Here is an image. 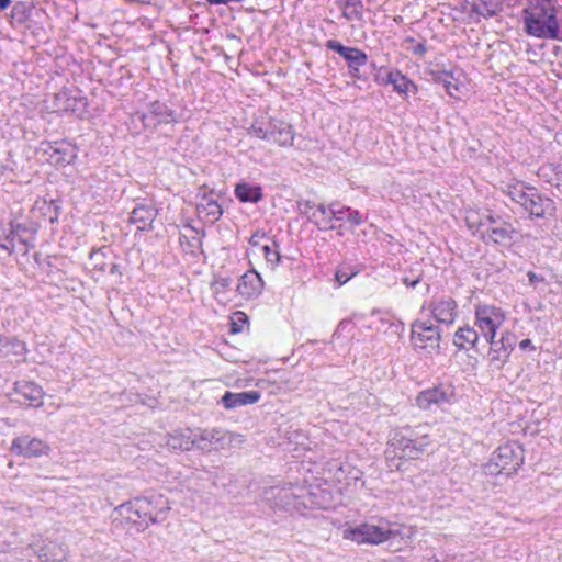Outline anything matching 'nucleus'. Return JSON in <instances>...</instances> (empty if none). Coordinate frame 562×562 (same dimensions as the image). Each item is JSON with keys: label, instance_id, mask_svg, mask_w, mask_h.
<instances>
[{"label": "nucleus", "instance_id": "1", "mask_svg": "<svg viewBox=\"0 0 562 562\" xmlns=\"http://www.w3.org/2000/svg\"><path fill=\"white\" fill-rule=\"evenodd\" d=\"M561 7L555 0H530L522 10L525 32L541 40L562 42V30L558 19Z\"/></svg>", "mask_w": 562, "mask_h": 562}, {"label": "nucleus", "instance_id": "2", "mask_svg": "<svg viewBox=\"0 0 562 562\" xmlns=\"http://www.w3.org/2000/svg\"><path fill=\"white\" fill-rule=\"evenodd\" d=\"M169 510V501L161 494L135 497L119 506L120 515L127 521L137 525L139 530L165 521Z\"/></svg>", "mask_w": 562, "mask_h": 562}, {"label": "nucleus", "instance_id": "3", "mask_svg": "<svg viewBox=\"0 0 562 562\" xmlns=\"http://www.w3.org/2000/svg\"><path fill=\"white\" fill-rule=\"evenodd\" d=\"M510 200L519 204L530 217L544 218L553 216L555 203L552 199L539 193L532 187H525L522 183L508 186L505 191Z\"/></svg>", "mask_w": 562, "mask_h": 562}, {"label": "nucleus", "instance_id": "4", "mask_svg": "<svg viewBox=\"0 0 562 562\" xmlns=\"http://www.w3.org/2000/svg\"><path fill=\"white\" fill-rule=\"evenodd\" d=\"M430 445L429 436L426 434H414L406 437L401 432L394 434L389 440L385 449V458L390 462V467L401 469L400 463H394L396 460H417L419 459L427 447Z\"/></svg>", "mask_w": 562, "mask_h": 562}, {"label": "nucleus", "instance_id": "5", "mask_svg": "<svg viewBox=\"0 0 562 562\" xmlns=\"http://www.w3.org/2000/svg\"><path fill=\"white\" fill-rule=\"evenodd\" d=\"M506 319L505 312L494 305L475 306V325L479 327L485 342L490 345L491 350L498 352L505 349L504 337L496 340V334Z\"/></svg>", "mask_w": 562, "mask_h": 562}, {"label": "nucleus", "instance_id": "6", "mask_svg": "<svg viewBox=\"0 0 562 562\" xmlns=\"http://www.w3.org/2000/svg\"><path fill=\"white\" fill-rule=\"evenodd\" d=\"M524 463V448L517 442H508L501 446L492 456L490 462L484 465L487 475L515 474Z\"/></svg>", "mask_w": 562, "mask_h": 562}, {"label": "nucleus", "instance_id": "7", "mask_svg": "<svg viewBox=\"0 0 562 562\" xmlns=\"http://www.w3.org/2000/svg\"><path fill=\"white\" fill-rule=\"evenodd\" d=\"M131 120L135 126L139 123L144 130H154L158 125L177 121L175 111L160 101L149 103L147 111L134 113Z\"/></svg>", "mask_w": 562, "mask_h": 562}, {"label": "nucleus", "instance_id": "8", "mask_svg": "<svg viewBox=\"0 0 562 562\" xmlns=\"http://www.w3.org/2000/svg\"><path fill=\"white\" fill-rule=\"evenodd\" d=\"M397 536L398 530H393L390 527L362 524L353 529L347 530L345 537L357 543L380 544L384 541H390V547H393V541Z\"/></svg>", "mask_w": 562, "mask_h": 562}, {"label": "nucleus", "instance_id": "9", "mask_svg": "<svg viewBox=\"0 0 562 562\" xmlns=\"http://www.w3.org/2000/svg\"><path fill=\"white\" fill-rule=\"evenodd\" d=\"M441 335L438 327L429 322L416 321L412 325V342L415 349L428 353L439 350Z\"/></svg>", "mask_w": 562, "mask_h": 562}, {"label": "nucleus", "instance_id": "10", "mask_svg": "<svg viewBox=\"0 0 562 562\" xmlns=\"http://www.w3.org/2000/svg\"><path fill=\"white\" fill-rule=\"evenodd\" d=\"M10 451L23 458H40L48 456L50 447L46 441L40 438L20 436L12 440Z\"/></svg>", "mask_w": 562, "mask_h": 562}, {"label": "nucleus", "instance_id": "11", "mask_svg": "<svg viewBox=\"0 0 562 562\" xmlns=\"http://www.w3.org/2000/svg\"><path fill=\"white\" fill-rule=\"evenodd\" d=\"M457 302L449 296L434 297L425 307L439 324L451 325L458 315Z\"/></svg>", "mask_w": 562, "mask_h": 562}, {"label": "nucleus", "instance_id": "12", "mask_svg": "<svg viewBox=\"0 0 562 562\" xmlns=\"http://www.w3.org/2000/svg\"><path fill=\"white\" fill-rule=\"evenodd\" d=\"M32 548L41 562H65L68 557V548L53 540L38 541Z\"/></svg>", "mask_w": 562, "mask_h": 562}, {"label": "nucleus", "instance_id": "13", "mask_svg": "<svg viewBox=\"0 0 562 562\" xmlns=\"http://www.w3.org/2000/svg\"><path fill=\"white\" fill-rule=\"evenodd\" d=\"M518 235L514 226L499 217V223L495 225H487L485 229L481 231V238L486 243H494L499 245L510 244Z\"/></svg>", "mask_w": 562, "mask_h": 562}, {"label": "nucleus", "instance_id": "14", "mask_svg": "<svg viewBox=\"0 0 562 562\" xmlns=\"http://www.w3.org/2000/svg\"><path fill=\"white\" fill-rule=\"evenodd\" d=\"M263 284L261 276L256 270H249L240 277L236 291L244 299L250 300L261 294Z\"/></svg>", "mask_w": 562, "mask_h": 562}, {"label": "nucleus", "instance_id": "15", "mask_svg": "<svg viewBox=\"0 0 562 562\" xmlns=\"http://www.w3.org/2000/svg\"><path fill=\"white\" fill-rule=\"evenodd\" d=\"M326 47L341 56L347 61L348 67L364 66L368 61L364 52L357 47H347L336 40H328Z\"/></svg>", "mask_w": 562, "mask_h": 562}, {"label": "nucleus", "instance_id": "16", "mask_svg": "<svg viewBox=\"0 0 562 562\" xmlns=\"http://www.w3.org/2000/svg\"><path fill=\"white\" fill-rule=\"evenodd\" d=\"M43 389H11L7 396L10 402L29 407L43 405Z\"/></svg>", "mask_w": 562, "mask_h": 562}, {"label": "nucleus", "instance_id": "17", "mask_svg": "<svg viewBox=\"0 0 562 562\" xmlns=\"http://www.w3.org/2000/svg\"><path fill=\"white\" fill-rule=\"evenodd\" d=\"M270 124V142L279 146H291L294 139V132L290 124L283 121L271 120Z\"/></svg>", "mask_w": 562, "mask_h": 562}, {"label": "nucleus", "instance_id": "18", "mask_svg": "<svg viewBox=\"0 0 562 562\" xmlns=\"http://www.w3.org/2000/svg\"><path fill=\"white\" fill-rule=\"evenodd\" d=\"M452 395V391L447 393L441 391V389H425L418 394L416 403L420 408L428 409L432 404L441 405L450 402Z\"/></svg>", "mask_w": 562, "mask_h": 562}, {"label": "nucleus", "instance_id": "19", "mask_svg": "<svg viewBox=\"0 0 562 562\" xmlns=\"http://www.w3.org/2000/svg\"><path fill=\"white\" fill-rule=\"evenodd\" d=\"M384 85H391L398 94L407 97L408 92L417 91V86L398 70L389 71Z\"/></svg>", "mask_w": 562, "mask_h": 562}, {"label": "nucleus", "instance_id": "20", "mask_svg": "<svg viewBox=\"0 0 562 562\" xmlns=\"http://www.w3.org/2000/svg\"><path fill=\"white\" fill-rule=\"evenodd\" d=\"M260 398V393L257 391L231 393L227 392L222 397V403L227 409L236 408L239 406L254 404Z\"/></svg>", "mask_w": 562, "mask_h": 562}, {"label": "nucleus", "instance_id": "21", "mask_svg": "<svg viewBox=\"0 0 562 562\" xmlns=\"http://www.w3.org/2000/svg\"><path fill=\"white\" fill-rule=\"evenodd\" d=\"M4 346L5 348H2L0 357L9 358L11 361L15 362L25 361L29 349L24 341L16 337L7 336Z\"/></svg>", "mask_w": 562, "mask_h": 562}, {"label": "nucleus", "instance_id": "22", "mask_svg": "<svg viewBox=\"0 0 562 562\" xmlns=\"http://www.w3.org/2000/svg\"><path fill=\"white\" fill-rule=\"evenodd\" d=\"M477 342L479 334L471 326H462L454 333L453 344L459 349L469 350L471 348H476Z\"/></svg>", "mask_w": 562, "mask_h": 562}, {"label": "nucleus", "instance_id": "23", "mask_svg": "<svg viewBox=\"0 0 562 562\" xmlns=\"http://www.w3.org/2000/svg\"><path fill=\"white\" fill-rule=\"evenodd\" d=\"M206 435L209 436L210 447H212V445H218L220 448L224 449L232 446L234 442H243L241 435L233 434L221 428L207 429Z\"/></svg>", "mask_w": 562, "mask_h": 562}, {"label": "nucleus", "instance_id": "24", "mask_svg": "<svg viewBox=\"0 0 562 562\" xmlns=\"http://www.w3.org/2000/svg\"><path fill=\"white\" fill-rule=\"evenodd\" d=\"M156 215L157 211L153 205L139 204L131 212L130 222L137 224L138 229H145L153 223Z\"/></svg>", "mask_w": 562, "mask_h": 562}, {"label": "nucleus", "instance_id": "25", "mask_svg": "<svg viewBox=\"0 0 562 562\" xmlns=\"http://www.w3.org/2000/svg\"><path fill=\"white\" fill-rule=\"evenodd\" d=\"M501 11V5L496 0H474L471 4L470 15H476L480 18L490 19Z\"/></svg>", "mask_w": 562, "mask_h": 562}, {"label": "nucleus", "instance_id": "26", "mask_svg": "<svg viewBox=\"0 0 562 562\" xmlns=\"http://www.w3.org/2000/svg\"><path fill=\"white\" fill-rule=\"evenodd\" d=\"M193 430H176L168 435L166 445L171 449L188 451L193 447Z\"/></svg>", "mask_w": 562, "mask_h": 562}, {"label": "nucleus", "instance_id": "27", "mask_svg": "<svg viewBox=\"0 0 562 562\" xmlns=\"http://www.w3.org/2000/svg\"><path fill=\"white\" fill-rule=\"evenodd\" d=\"M232 282L233 280L229 277L214 278L213 282L211 283V289L213 291L214 299L218 303L226 305L228 302L232 301L228 295Z\"/></svg>", "mask_w": 562, "mask_h": 562}, {"label": "nucleus", "instance_id": "28", "mask_svg": "<svg viewBox=\"0 0 562 562\" xmlns=\"http://www.w3.org/2000/svg\"><path fill=\"white\" fill-rule=\"evenodd\" d=\"M467 224L470 228H475L477 232L485 229L487 225H495L499 223V216H494L487 211L485 214L477 212H469L465 216Z\"/></svg>", "mask_w": 562, "mask_h": 562}, {"label": "nucleus", "instance_id": "29", "mask_svg": "<svg viewBox=\"0 0 562 562\" xmlns=\"http://www.w3.org/2000/svg\"><path fill=\"white\" fill-rule=\"evenodd\" d=\"M235 195L241 202L257 203L262 199L260 187L249 186L248 183L236 184Z\"/></svg>", "mask_w": 562, "mask_h": 562}, {"label": "nucleus", "instance_id": "30", "mask_svg": "<svg viewBox=\"0 0 562 562\" xmlns=\"http://www.w3.org/2000/svg\"><path fill=\"white\" fill-rule=\"evenodd\" d=\"M196 210L200 215H204L210 222L217 221L223 214L222 206L212 199H205L204 202L199 203Z\"/></svg>", "mask_w": 562, "mask_h": 562}, {"label": "nucleus", "instance_id": "31", "mask_svg": "<svg viewBox=\"0 0 562 562\" xmlns=\"http://www.w3.org/2000/svg\"><path fill=\"white\" fill-rule=\"evenodd\" d=\"M342 16L347 21H361L363 19V3L361 0H345Z\"/></svg>", "mask_w": 562, "mask_h": 562}, {"label": "nucleus", "instance_id": "32", "mask_svg": "<svg viewBox=\"0 0 562 562\" xmlns=\"http://www.w3.org/2000/svg\"><path fill=\"white\" fill-rule=\"evenodd\" d=\"M435 81L441 85L447 93L452 98H458L457 93L459 92V86L453 77V75L449 71H438L435 75Z\"/></svg>", "mask_w": 562, "mask_h": 562}, {"label": "nucleus", "instance_id": "33", "mask_svg": "<svg viewBox=\"0 0 562 562\" xmlns=\"http://www.w3.org/2000/svg\"><path fill=\"white\" fill-rule=\"evenodd\" d=\"M31 14V8L24 2H16L11 9V23L12 24H24Z\"/></svg>", "mask_w": 562, "mask_h": 562}, {"label": "nucleus", "instance_id": "34", "mask_svg": "<svg viewBox=\"0 0 562 562\" xmlns=\"http://www.w3.org/2000/svg\"><path fill=\"white\" fill-rule=\"evenodd\" d=\"M307 216L319 229L325 228L331 222L329 221V210L324 204H318L316 211Z\"/></svg>", "mask_w": 562, "mask_h": 562}, {"label": "nucleus", "instance_id": "35", "mask_svg": "<svg viewBox=\"0 0 562 562\" xmlns=\"http://www.w3.org/2000/svg\"><path fill=\"white\" fill-rule=\"evenodd\" d=\"M260 249L266 258L267 263L270 265L271 268H274L280 262L281 255L276 243H272V246L263 245L260 247Z\"/></svg>", "mask_w": 562, "mask_h": 562}, {"label": "nucleus", "instance_id": "36", "mask_svg": "<svg viewBox=\"0 0 562 562\" xmlns=\"http://www.w3.org/2000/svg\"><path fill=\"white\" fill-rule=\"evenodd\" d=\"M0 249L7 251L8 255L15 251V239L10 229L4 227H0Z\"/></svg>", "mask_w": 562, "mask_h": 562}, {"label": "nucleus", "instance_id": "37", "mask_svg": "<svg viewBox=\"0 0 562 562\" xmlns=\"http://www.w3.org/2000/svg\"><path fill=\"white\" fill-rule=\"evenodd\" d=\"M207 429L193 430V447H196L203 451H210L209 436L206 435Z\"/></svg>", "mask_w": 562, "mask_h": 562}, {"label": "nucleus", "instance_id": "38", "mask_svg": "<svg viewBox=\"0 0 562 562\" xmlns=\"http://www.w3.org/2000/svg\"><path fill=\"white\" fill-rule=\"evenodd\" d=\"M271 493L280 498L282 506H290L292 505L291 498L294 497L291 488H272Z\"/></svg>", "mask_w": 562, "mask_h": 562}, {"label": "nucleus", "instance_id": "39", "mask_svg": "<svg viewBox=\"0 0 562 562\" xmlns=\"http://www.w3.org/2000/svg\"><path fill=\"white\" fill-rule=\"evenodd\" d=\"M356 274L357 271L348 272L345 268H339L335 273V280L339 283V285H342L347 283Z\"/></svg>", "mask_w": 562, "mask_h": 562}, {"label": "nucleus", "instance_id": "40", "mask_svg": "<svg viewBox=\"0 0 562 562\" xmlns=\"http://www.w3.org/2000/svg\"><path fill=\"white\" fill-rule=\"evenodd\" d=\"M346 212H347L346 220L349 223H351L353 225H360L363 222L362 216L359 211L352 210L350 207H346Z\"/></svg>", "mask_w": 562, "mask_h": 562}, {"label": "nucleus", "instance_id": "41", "mask_svg": "<svg viewBox=\"0 0 562 562\" xmlns=\"http://www.w3.org/2000/svg\"><path fill=\"white\" fill-rule=\"evenodd\" d=\"M329 210V221H333L334 218L337 221H342L346 218V207L336 209L335 204H331L328 206Z\"/></svg>", "mask_w": 562, "mask_h": 562}, {"label": "nucleus", "instance_id": "42", "mask_svg": "<svg viewBox=\"0 0 562 562\" xmlns=\"http://www.w3.org/2000/svg\"><path fill=\"white\" fill-rule=\"evenodd\" d=\"M103 256V254L100 250H94L90 255V259L94 262L93 269L99 271H105L106 265L104 262L99 261V259Z\"/></svg>", "mask_w": 562, "mask_h": 562}, {"label": "nucleus", "instance_id": "43", "mask_svg": "<svg viewBox=\"0 0 562 562\" xmlns=\"http://www.w3.org/2000/svg\"><path fill=\"white\" fill-rule=\"evenodd\" d=\"M50 149H53L54 154L61 155L56 159V162H66L69 164L74 157L72 154L67 155L66 149L61 147H53L50 146Z\"/></svg>", "mask_w": 562, "mask_h": 562}, {"label": "nucleus", "instance_id": "44", "mask_svg": "<svg viewBox=\"0 0 562 562\" xmlns=\"http://www.w3.org/2000/svg\"><path fill=\"white\" fill-rule=\"evenodd\" d=\"M251 134L260 139H266L270 142V125L267 130L262 128L261 126H252L251 127Z\"/></svg>", "mask_w": 562, "mask_h": 562}, {"label": "nucleus", "instance_id": "45", "mask_svg": "<svg viewBox=\"0 0 562 562\" xmlns=\"http://www.w3.org/2000/svg\"><path fill=\"white\" fill-rule=\"evenodd\" d=\"M246 319H247V316L245 313H243V312L235 313L234 318L232 319V331L239 333L241 330V328L237 327V321L245 323Z\"/></svg>", "mask_w": 562, "mask_h": 562}, {"label": "nucleus", "instance_id": "46", "mask_svg": "<svg viewBox=\"0 0 562 562\" xmlns=\"http://www.w3.org/2000/svg\"><path fill=\"white\" fill-rule=\"evenodd\" d=\"M9 229L12 233L14 238H15V235L27 233L26 226L21 224V223H13V222H11Z\"/></svg>", "mask_w": 562, "mask_h": 562}, {"label": "nucleus", "instance_id": "47", "mask_svg": "<svg viewBox=\"0 0 562 562\" xmlns=\"http://www.w3.org/2000/svg\"><path fill=\"white\" fill-rule=\"evenodd\" d=\"M15 240H18L21 245L24 246V251L26 252L30 248L34 247L33 243L31 240H29V238H26L24 236V234H19V235H15Z\"/></svg>", "mask_w": 562, "mask_h": 562}, {"label": "nucleus", "instance_id": "48", "mask_svg": "<svg viewBox=\"0 0 562 562\" xmlns=\"http://www.w3.org/2000/svg\"><path fill=\"white\" fill-rule=\"evenodd\" d=\"M402 282L409 288H415L420 282V277H417L415 279H411L409 277H404L402 279Z\"/></svg>", "mask_w": 562, "mask_h": 562}, {"label": "nucleus", "instance_id": "49", "mask_svg": "<svg viewBox=\"0 0 562 562\" xmlns=\"http://www.w3.org/2000/svg\"><path fill=\"white\" fill-rule=\"evenodd\" d=\"M527 276H528L529 283L532 284V285H535L539 281H543L544 280L542 277L538 276L533 271H529L527 273Z\"/></svg>", "mask_w": 562, "mask_h": 562}, {"label": "nucleus", "instance_id": "50", "mask_svg": "<svg viewBox=\"0 0 562 562\" xmlns=\"http://www.w3.org/2000/svg\"><path fill=\"white\" fill-rule=\"evenodd\" d=\"M301 206H303L302 213L307 215L308 211L314 207V203L311 201H305L304 203L301 204Z\"/></svg>", "mask_w": 562, "mask_h": 562}, {"label": "nucleus", "instance_id": "51", "mask_svg": "<svg viewBox=\"0 0 562 562\" xmlns=\"http://www.w3.org/2000/svg\"><path fill=\"white\" fill-rule=\"evenodd\" d=\"M360 67L361 66L348 67L351 77H353V78H359L360 77Z\"/></svg>", "mask_w": 562, "mask_h": 562}, {"label": "nucleus", "instance_id": "52", "mask_svg": "<svg viewBox=\"0 0 562 562\" xmlns=\"http://www.w3.org/2000/svg\"><path fill=\"white\" fill-rule=\"evenodd\" d=\"M109 271H110V273H112V274H115V273L121 274L120 266H119L117 263H115V262H112V263L110 265Z\"/></svg>", "mask_w": 562, "mask_h": 562}, {"label": "nucleus", "instance_id": "53", "mask_svg": "<svg viewBox=\"0 0 562 562\" xmlns=\"http://www.w3.org/2000/svg\"><path fill=\"white\" fill-rule=\"evenodd\" d=\"M519 347H520V349H522V350H525V349H527V348H529V347H530V348H533V346H532V344H531V340H530V339H524V340H521V341H520V344H519Z\"/></svg>", "mask_w": 562, "mask_h": 562}, {"label": "nucleus", "instance_id": "54", "mask_svg": "<svg viewBox=\"0 0 562 562\" xmlns=\"http://www.w3.org/2000/svg\"><path fill=\"white\" fill-rule=\"evenodd\" d=\"M414 53L416 55H424L426 53V46L424 44H418L415 49H414Z\"/></svg>", "mask_w": 562, "mask_h": 562}, {"label": "nucleus", "instance_id": "55", "mask_svg": "<svg viewBox=\"0 0 562 562\" xmlns=\"http://www.w3.org/2000/svg\"><path fill=\"white\" fill-rule=\"evenodd\" d=\"M260 236L256 233V234H252L251 237L249 238V244L251 246H259V238Z\"/></svg>", "mask_w": 562, "mask_h": 562}, {"label": "nucleus", "instance_id": "56", "mask_svg": "<svg viewBox=\"0 0 562 562\" xmlns=\"http://www.w3.org/2000/svg\"><path fill=\"white\" fill-rule=\"evenodd\" d=\"M10 4L11 0H0V11L8 9Z\"/></svg>", "mask_w": 562, "mask_h": 562}, {"label": "nucleus", "instance_id": "57", "mask_svg": "<svg viewBox=\"0 0 562 562\" xmlns=\"http://www.w3.org/2000/svg\"><path fill=\"white\" fill-rule=\"evenodd\" d=\"M380 322L384 325V324H390V326H395V327H398V325H395L394 323H392L389 318H385V317H381L380 318Z\"/></svg>", "mask_w": 562, "mask_h": 562}, {"label": "nucleus", "instance_id": "58", "mask_svg": "<svg viewBox=\"0 0 562 562\" xmlns=\"http://www.w3.org/2000/svg\"><path fill=\"white\" fill-rule=\"evenodd\" d=\"M390 562H406L403 557H395Z\"/></svg>", "mask_w": 562, "mask_h": 562}, {"label": "nucleus", "instance_id": "59", "mask_svg": "<svg viewBox=\"0 0 562 562\" xmlns=\"http://www.w3.org/2000/svg\"><path fill=\"white\" fill-rule=\"evenodd\" d=\"M140 401H142L143 404L148 405L150 407H153L155 405V403H156V400H154V398L151 400L153 403H145L143 400H140Z\"/></svg>", "mask_w": 562, "mask_h": 562}, {"label": "nucleus", "instance_id": "60", "mask_svg": "<svg viewBox=\"0 0 562 562\" xmlns=\"http://www.w3.org/2000/svg\"><path fill=\"white\" fill-rule=\"evenodd\" d=\"M347 324L346 321L340 322L339 327H344Z\"/></svg>", "mask_w": 562, "mask_h": 562}]
</instances>
